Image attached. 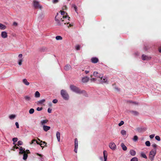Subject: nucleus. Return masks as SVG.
Masks as SVG:
<instances>
[{"instance_id":"nucleus-1","label":"nucleus","mask_w":161,"mask_h":161,"mask_svg":"<svg viewBox=\"0 0 161 161\" xmlns=\"http://www.w3.org/2000/svg\"><path fill=\"white\" fill-rule=\"evenodd\" d=\"M65 13V12L64 11H61V15H62L63 18L66 19V21H65L64 19L62 20V18H61L60 20H59L57 18V15L55 16V19L58 25H63V24H65L66 23H68L69 21V19L70 18L69 16L67 14H66L65 16H64ZM68 24H67L68 25Z\"/></svg>"},{"instance_id":"nucleus-2","label":"nucleus","mask_w":161,"mask_h":161,"mask_svg":"<svg viewBox=\"0 0 161 161\" xmlns=\"http://www.w3.org/2000/svg\"><path fill=\"white\" fill-rule=\"evenodd\" d=\"M70 88L73 92L79 94H84L87 95L86 91L84 90H80V88L73 85H70Z\"/></svg>"},{"instance_id":"nucleus-3","label":"nucleus","mask_w":161,"mask_h":161,"mask_svg":"<svg viewBox=\"0 0 161 161\" xmlns=\"http://www.w3.org/2000/svg\"><path fill=\"white\" fill-rule=\"evenodd\" d=\"M60 94L63 98L65 100H68L69 99V96L66 90L62 89L60 92Z\"/></svg>"},{"instance_id":"nucleus-4","label":"nucleus","mask_w":161,"mask_h":161,"mask_svg":"<svg viewBox=\"0 0 161 161\" xmlns=\"http://www.w3.org/2000/svg\"><path fill=\"white\" fill-rule=\"evenodd\" d=\"M156 153V150L155 148H154L153 150H151L149 153V158L151 160L153 161V160L154 156L155 155Z\"/></svg>"},{"instance_id":"nucleus-5","label":"nucleus","mask_w":161,"mask_h":161,"mask_svg":"<svg viewBox=\"0 0 161 161\" xmlns=\"http://www.w3.org/2000/svg\"><path fill=\"white\" fill-rule=\"evenodd\" d=\"M33 4L35 8H38L40 9H41L42 8V6L40 5L39 2L37 1H34L33 3Z\"/></svg>"},{"instance_id":"nucleus-6","label":"nucleus","mask_w":161,"mask_h":161,"mask_svg":"<svg viewBox=\"0 0 161 161\" xmlns=\"http://www.w3.org/2000/svg\"><path fill=\"white\" fill-rule=\"evenodd\" d=\"M78 148V142L77 138H76L75 140V149L74 151L75 153H77V149Z\"/></svg>"},{"instance_id":"nucleus-7","label":"nucleus","mask_w":161,"mask_h":161,"mask_svg":"<svg viewBox=\"0 0 161 161\" xmlns=\"http://www.w3.org/2000/svg\"><path fill=\"white\" fill-rule=\"evenodd\" d=\"M90 80L89 78L87 76H85L81 78V81L82 82L85 83L88 82Z\"/></svg>"},{"instance_id":"nucleus-8","label":"nucleus","mask_w":161,"mask_h":161,"mask_svg":"<svg viewBox=\"0 0 161 161\" xmlns=\"http://www.w3.org/2000/svg\"><path fill=\"white\" fill-rule=\"evenodd\" d=\"M142 59L143 60H148L151 59V57L145 54L142 55Z\"/></svg>"},{"instance_id":"nucleus-9","label":"nucleus","mask_w":161,"mask_h":161,"mask_svg":"<svg viewBox=\"0 0 161 161\" xmlns=\"http://www.w3.org/2000/svg\"><path fill=\"white\" fill-rule=\"evenodd\" d=\"M109 147L110 149L112 150H114L116 148V146L114 142H111L109 144Z\"/></svg>"},{"instance_id":"nucleus-10","label":"nucleus","mask_w":161,"mask_h":161,"mask_svg":"<svg viewBox=\"0 0 161 161\" xmlns=\"http://www.w3.org/2000/svg\"><path fill=\"white\" fill-rule=\"evenodd\" d=\"M102 83H108V79L107 77L104 76L100 80Z\"/></svg>"},{"instance_id":"nucleus-11","label":"nucleus","mask_w":161,"mask_h":161,"mask_svg":"<svg viewBox=\"0 0 161 161\" xmlns=\"http://www.w3.org/2000/svg\"><path fill=\"white\" fill-rule=\"evenodd\" d=\"M136 130L138 132H141L145 131L146 130V129L145 128L139 127H137Z\"/></svg>"},{"instance_id":"nucleus-12","label":"nucleus","mask_w":161,"mask_h":161,"mask_svg":"<svg viewBox=\"0 0 161 161\" xmlns=\"http://www.w3.org/2000/svg\"><path fill=\"white\" fill-rule=\"evenodd\" d=\"M24 99L26 102H29L31 101V98L30 96L25 95L24 96Z\"/></svg>"},{"instance_id":"nucleus-13","label":"nucleus","mask_w":161,"mask_h":161,"mask_svg":"<svg viewBox=\"0 0 161 161\" xmlns=\"http://www.w3.org/2000/svg\"><path fill=\"white\" fill-rule=\"evenodd\" d=\"M91 61L92 63L95 64L98 62V59L96 57H92L91 59Z\"/></svg>"},{"instance_id":"nucleus-14","label":"nucleus","mask_w":161,"mask_h":161,"mask_svg":"<svg viewBox=\"0 0 161 161\" xmlns=\"http://www.w3.org/2000/svg\"><path fill=\"white\" fill-rule=\"evenodd\" d=\"M38 140L41 142V143L38 144L40 145L41 147H43L44 146H46L47 145V143L45 142H42V141H41L38 138Z\"/></svg>"},{"instance_id":"nucleus-15","label":"nucleus","mask_w":161,"mask_h":161,"mask_svg":"<svg viewBox=\"0 0 161 161\" xmlns=\"http://www.w3.org/2000/svg\"><path fill=\"white\" fill-rule=\"evenodd\" d=\"M71 69V67L69 64H67L64 67V69L66 71H68Z\"/></svg>"},{"instance_id":"nucleus-16","label":"nucleus","mask_w":161,"mask_h":161,"mask_svg":"<svg viewBox=\"0 0 161 161\" xmlns=\"http://www.w3.org/2000/svg\"><path fill=\"white\" fill-rule=\"evenodd\" d=\"M1 37L3 38H5L7 37V34L6 31H2L1 34Z\"/></svg>"},{"instance_id":"nucleus-17","label":"nucleus","mask_w":161,"mask_h":161,"mask_svg":"<svg viewBox=\"0 0 161 161\" xmlns=\"http://www.w3.org/2000/svg\"><path fill=\"white\" fill-rule=\"evenodd\" d=\"M43 128L44 130L45 131H47L50 129V127L45 125H43Z\"/></svg>"},{"instance_id":"nucleus-18","label":"nucleus","mask_w":161,"mask_h":161,"mask_svg":"<svg viewBox=\"0 0 161 161\" xmlns=\"http://www.w3.org/2000/svg\"><path fill=\"white\" fill-rule=\"evenodd\" d=\"M103 156H104V161H107V153L106 151L104 150L103 152Z\"/></svg>"},{"instance_id":"nucleus-19","label":"nucleus","mask_w":161,"mask_h":161,"mask_svg":"<svg viewBox=\"0 0 161 161\" xmlns=\"http://www.w3.org/2000/svg\"><path fill=\"white\" fill-rule=\"evenodd\" d=\"M45 16V14L43 13H42L40 14L38 16V19L40 20H42Z\"/></svg>"},{"instance_id":"nucleus-20","label":"nucleus","mask_w":161,"mask_h":161,"mask_svg":"<svg viewBox=\"0 0 161 161\" xmlns=\"http://www.w3.org/2000/svg\"><path fill=\"white\" fill-rule=\"evenodd\" d=\"M56 137L58 142L60 141V133L58 131H57L56 134Z\"/></svg>"},{"instance_id":"nucleus-21","label":"nucleus","mask_w":161,"mask_h":161,"mask_svg":"<svg viewBox=\"0 0 161 161\" xmlns=\"http://www.w3.org/2000/svg\"><path fill=\"white\" fill-rule=\"evenodd\" d=\"M121 146L122 147V149L124 151H126L127 150V148L126 146L123 143H122L121 144Z\"/></svg>"},{"instance_id":"nucleus-22","label":"nucleus","mask_w":161,"mask_h":161,"mask_svg":"<svg viewBox=\"0 0 161 161\" xmlns=\"http://www.w3.org/2000/svg\"><path fill=\"white\" fill-rule=\"evenodd\" d=\"M23 83L26 85L28 86L29 85L30 83L26 79H24L23 80Z\"/></svg>"},{"instance_id":"nucleus-23","label":"nucleus","mask_w":161,"mask_h":161,"mask_svg":"<svg viewBox=\"0 0 161 161\" xmlns=\"http://www.w3.org/2000/svg\"><path fill=\"white\" fill-rule=\"evenodd\" d=\"M130 153L131 155L134 156L136 155V152L134 150L131 149L130 150Z\"/></svg>"},{"instance_id":"nucleus-24","label":"nucleus","mask_w":161,"mask_h":161,"mask_svg":"<svg viewBox=\"0 0 161 161\" xmlns=\"http://www.w3.org/2000/svg\"><path fill=\"white\" fill-rule=\"evenodd\" d=\"M72 7L74 8L75 12L76 13H78L77 7L76 6V5L75 4H72Z\"/></svg>"},{"instance_id":"nucleus-25","label":"nucleus","mask_w":161,"mask_h":161,"mask_svg":"<svg viewBox=\"0 0 161 161\" xmlns=\"http://www.w3.org/2000/svg\"><path fill=\"white\" fill-rule=\"evenodd\" d=\"M48 120L47 119L43 120L41 121V123L42 125L47 123L48 122Z\"/></svg>"},{"instance_id":"nucleus-26","label":"nucleus","mask_w":161,"mask_h":161,"mask_svg":"<svg viewBox=\"0 0 161 161\" xmlns=\"http://www.w3.org/2000/svg\"><path fill=\"white\" fill-rule=\"evenodd\" d=\"M6 28V27L5 25L0 23V29L2 30L5 29Z\"/></svg>"},{"instance_id":"nucleus-27","label":"nucleus","mask_w":161,"mask_h":161,"mask_svg":"<svg viewBox=\"0 0 161 161\" xmlns=\"http://www.w3.org/2000/svg\"><path fill=\"white\" fill-rule=\"evenodd\" d=\"M130 112L135 116L139 114V113L136 111H131Z\"/></svg>"},{"instance_id":"nucleus-28","label":"nucleus","mask_w":161,"mask_h":161,"mask_svg":"<svg viewBox=\"0 0 161 161\" xmlns=\"http://www.w3.org/2000/svg\"><path fill=\"white\" fill-rule=\"evenodd\" d=\"M141 156L147 159V157L145 154L143 152H142L141 153Z\"/></svg>"},{"instance_id":"nucleus-29","label":"nucleus","mask_w":161,"mask_h":161,"mask_svg":"<svg viewBox=\"0 0 161 161\" xmlns=\"http://www.w3.org/2000/svg\"><path fill=\"white\" fill-rule=\"evenodd\" d=\"M45 101V99H42L38 101L37 104H42Z\"/></svg>"},{"instance_id":"nucleus-30","label":"nucleus","mask_w":161,"mask_h":161,"mask_svg":"<svg viewBox=\"0 0 161 161\" xmlns=\"http://www.w3.org/2000/svg\"><path fill=\"white\" fill-rule=\"evenodd\" d=\"M16 115L15 114H12L9 116V118L10 119H13L16 117Z\"/></svg>"},{"instance_id":"nucleus-31","label":"nucleus","mask_w":161,"mask_h":161,"mask_svg":"<svg viewBox=\"0 0 161 161\" xmlns=\"http://www.w3.org/2000/svg\"><path fill=\"white\" fill-rule=\"evenodd\" d=\"M35 96L36 97H38L40 96V94L38 91H36L35 92Z\"/></svg>"},{"instance_id":"nucleus-32","label":"nucleus","mask_w":161,"mask_h":161,"mask_svg":"<svg viewBox=\"0 0 161 161\" xmlns=\"http://www.w3.org/2000/svg\"><path fill=\"white\" fill-rule=\"evenodd\" d=\"M26 152L25 149V148H24L23 150H20L19 152V153L20 154H22L23 153H25Z\"/></svg>"},{"instance_id":"nucleus-33","label":"nucleus","mask_w":161,"mask_h":161,"mask_svg":"<svg viewBox=\"0 0 161 161\" xmlns=\"http://www.w3.org/2000/svg\"><path fill=\"white\" fill-rule=\"evenodd\" d=\"M56 39L57 40H62V37L60 36H58L56 37Z\"/></svg>"},{"instance_id":"nucleus-34","label":"nucleus","mask_w":161,"mask_h":161,"mask_svg":"<svg viewBox=\"0 0 161 161\" xmlns=\"http://www.w3.org/2000/svg\"><path fill=\"white\" fill-rule=\"evenodd\" d=\"M127 102H128V103L129 102L130 103H132V104H133V105H136L138 104L136 102H132L131 101H127Z\"/></svg>"},{"instance_id":"nucleus-35","label":"nucleus","mask_w":161,"mask_h":161,"mask_svg":"<svg viewBox=\"0 0 161 161\" xmlns=\"http://www.w3.org/2000/svg\"><path fill=\"white\" fill-rule=\"evenodd\" d=\"M34 112V109L33 108H31L29 110V113L30 114H33Z\"/></svg>"},{"instance_id":"nucleus-36","label":"nucleus","mask_w":161,"mask_h":161,"mask_svg":"<svg viewBox=\"0 0 161 161\" xmlns=\"http://www.w3.org/2000/svg\"><path fill=\"white\" fill-rule=\"evenodd\" d=\"M18 140V138L16 137H14L13 138L12 141L13 142L14 144H15V143Z\"/></svg>"},{"instance_id":"nucleus-37","label":"nucleus","mask_w":161,"mask_h":161,"mask_svg":"<svg viewBox=\"0 0 161 161\" xmlns=\"http://www.w3.org/2000/svg\"><path fill=\"white\" fill-rule=\"evenodd\" d=\"M28 157L27 154L26 153H24L23 155V159L24 160H26Z\"/></svg>"},{"instance_id":"nucleus-38","label":"nucleus","mask_w":161,"mask_h":161,"mask_svg":"<svg viewBox=\"0 0 161 161\" xmlns=\"http://www.w3.org/2000/svg\"><path fill=\"white\" fill-rule=\"evenodd\" d=\"M121 133L122 135H125L126 133V132L124 130H122L121 131Z\"/></svg>"},{"instance_id":"nucleus-39","label":"nucleus","mask_w":161,"mask_h":161,"mask_svg":"<svg viewBox=\"0 0 161 161\" xmlns=\"http://www.w3.org/2000/svg\"><path fill=\"white\" fill-rule=\"evenodd\" d=\"M22 61H23V59L22 58L19 59L18 61V64L19 65H21L22 64Z\"/></svg>"},{"instance_id":"nucleus-40","label":"nucleus","mask_w":161,"mask_h":161,"mask_svg":"<svg viewBox=\"0 0 161 161\" xmlns=\"http://www.w3.org/2000/svg\"><path fill=\"white\" fill-rule=\"evenodd\" d=\"M130 161H138V159L137 157H133L131 159Z\"/></svg>"},{"instance_id":"nucleus-41","label":"nucleus","mask_w":161,"mask_h":161,"mask_svg":"<svg viewBox=\"0 0 161 161\" xmlns=\"http://www.w3.org/2000/svg\"><path fill=\"white\" fill-rule=\"evenodd\" d=\"M37 154L41 157V158H40V160L41 161H43V158L42 157V155L38 153H37Z\"/></svg>"},{"instance_id":"nucleus-42","label":"nucleus","mask_w":161,"mask_h":161,"mask_svg":"<svg viewBox=\"0 0 161 161\" xmlns=\"http://www.w3.org/2000/svg\"><path fill=\"white\" fill-rule=\"evenodd\" d=\"M145 144L147 147H149L150 146V143L149 141H147L145 142Z\"/></svg>"},{"instance_id":"nucleus-43","label":"nucleus","mask_w":161,"mask_h":161,"mask_svg":"<svg viewBox=\"0 0 161 161\" xmlns=\"http://www.w3.org/2000/svg\"><path fill=\"white\" fill-rule=\"evenodd\" d=\"M138 137L136 136H135L133 138V140L134 142H136L138 140Z\"/></svg>"},{"instance_id":"nucleus-44","label":"nucleus","mask_w":161,"mask_h":161,"mask_svg":"<svg viewBox=\"0 0 161 161\" xmlns=\"http://www.w3.org/2000/svg\"><path fill=\"white\" fill-rule=\"evenodd\" d=\"M47 48L46 47H42L41 48L40 51L41 52H44L46 51Z\"/></svg>"},{"instance_id":"nucleus-45","label":"nucleus","mask_w":161,"mask_h":161,"mask_svg":"<svg viewBox=\"0 0 161 161\" xmlns=\"http://www.w3.org/2000/svg\"><path fill=\"white\" fill-rule=\"evenodd\" d=\"M155 139L158 141H160V137L158 136H157L155 137Z\"/></svg>"},{"instance_id":"nucleus-46","label":"nucleus","mask_w":161,"mask_h":161,"mask_svg":"<svg viewBox=\"0 0 161 161\" xmlns=\"http://www.w3.org/2000/svg\"><path fill=\"white\" fill-rule=\"evenodd\" d=\"M18 145H21L23 144V142L21 141H19L18 142Z\"/></svg>"},{"instance_id":"nucleus-47","label":"nucleus","mask_w":161,"mask_h":161,"mask_svg":"<svg viewBox=\"0 0 161 161\" xmlns=\"http://www.w3.org/2000/svg\"><path fill=\"white\" fill-rule=\"evenodd\" d=\"M98 73L97 72L95 71L93 72V75L95 77H97L98 76Z\"/></svg>"},{"instance_id":"nucleus-48","label":"nucleus","mask_w":161,"mask_h":161,"mask_svg":"<svg viewBox=\"0 0 161 161\" xmlns=\"http://www.w3.org/2000/svg\"><path fill=\"white\" fill-rule=\"evenodd\" d=\"M103 77V74H99L98 75L97 77L99 78H101V79Z\"/></svg>"},{"instance_id":"nucleus-49","label":"nucleus","mask_w":161,"mask_h":161,"mask_svg":"<svg viewBox=\"0 0 161 161\" xmlns=\"http://www.w3.org/2000/svg\"><path fill=\"white\" fill-rule=\"evenodd\" d=\"M124 124V122L123 121H121L120 122L119 124L118 125L119 126H120L123 125Z\"/></svg>"},{"instance_id":"nucleus-50","label":"nucleus","mask_w":161,"mask_h":161,"mask_svg":"<svg viewBox=\"0 0 161 161\" xmlns=\"http://www.w3.org/2000/svg\"><path fill=\"white\" fill-rule=\"evenodd\" d=\"M75 48L77 50H79L80 48V46L79 45H77L75 46Z\"/></svg>"},{"instance_id":"nucleus-51","label":"nucleus","mask_w":161,"mask_h":161,"mask_svg":"<svg viewBox=\"0 0 161 161\" xmlns=\"http://www.w3.org/2000/svg\"><path fill=\"white\" fill-rule=\"evenodd\" d=\"M59 1V0H53L52 2L53 3H56Z\"/></svg>"},{"instance_id":"nucleus-52","label":"nucleus","mask_w":161,"mask_h":161,"mask_svg":"<svg viewBox=\"0 0 161 161\" xmlns=\"http://www.w3.org/2000/svg\"><path fill=\"white\" fill-rule=\"evenodd\" d=\"M15 125L16 126V128H19V125L18 123V122H16L15 123Z\"/></svg>"},{"instance_id":"nucleus-53","label":"nucleus","mask_w":161,"mask_h":161,"mask_svg":"<svg viewBox=\"0 0 161 161\" xmlns=\"http://www.w3.org/2000/svg\"><path fill=\"white\" fill-rule=\"evenodd\" d=\"M58 101L57 99H55L53 100V102L54 103H56L58 102Z\"/></svg>"},{"instance_id":"nucleus-54","label":"nucleus","mask_w":161,"mask_h":161,"mask_svg":"<svg viewBox=\"0 0 161 161\" xmlns=\"http://www.w3.org/2000/svg\"><path fill=\"white\" fill-rule=\"evenodd\" d=\"M42 107H37L36 108V110L38 111H40L42 110Z\"/></svg>"},{"instance_id":"nucleus-55","label":"nucleus","mask_w":161,"mask_h":161,"mask_svg":"<svg viewBox=\"0 0 161 161\" xmlns=\"http://www.w3.org/2000/svg\"><path fill=\"white\" fill-rule=\"evenodd\" d=\"M90 80L91 81L94 82L96 80V79L95 78H91L90 79Z\"/></svg>"},{"instance_id":"nucleus-56","label":"nucleus","mask_w":161,"mask_h":161,"mask_svg":"<svg viewBox=\"0 0 161 161\" xmlns=\"http://www.w3.org/2000/svg\"><path fill=\"white\" fill-rule=\"evenodd\" d=\"M155 136L154 134H152L150 135L149 137L151 139L153 138Z\"/></svg>"},{"instance_id":"nucleus-57","label":"nucleus","mask_w":161,"mask_h":161,"mask_svg":"<svg viewBox=\"0 0 161 161\" xmlns=\"http://www.w3.org/2000/svg\"><path fill=\"white\" fill-rule=\"evenodd\" d=\"M47 112L48 113H51L52 112V109H50V108H48L47 109Z\"/></svg>"},{"instance_id":"nucleus-58","label":"nucleus","mask_w":161,"mask_h":161,"mask_svg":"<svg viewBox=\"0 0 161 161\" xmlns=\"http://www.w3.org/2000/svg\"><path fill=\"white\" fill-rule=\"evenodd\" d=\"M67 8V6L66 5H64L63 7V10H66Z\"/></svg>"},{"instance_id":"nucleus-59","label":"nucleus","mask_w":161,"mask_h":161,"mask_svg":"<svg viewBox=\"0 0 161 161\" xmlns=\"http://www.w3.org/2000/svg\"><path fill=\"white\" fill-rule=\"evenodd\" d=\"M152 146L153 147L156 148L157 147V145L156 144H152Z\"/></svg>"},{"instance_id":"nucleus-60","label":"nucleus","mask_w":161,"mask_h":161,"mask_svg":"<svg viewBox=\"0 0 161 161\" xmlns=\"http://www.w3.org/2000/svg\"><path fill=\"white\" fill-rule=\"evenodd\" d=\"M33 140V142H36L37 144H39V143L37 141H36V140L34 139V140Z\"/></svg>"},{"instance_id":"nucleus-61","label":"nucleus","mask_w":161,"mask_h":161,"mask_svg":"<svg viewBox=\"0 0 161 161\" xmlns=\"http://www.w3.org/2000/svg\"><path fill=\"white\" fill-rule=\"evenodd\" d=\"M22 56H23L22 54H19V55L18 56V57L19 58H21L22 57Z\"/></svg>"},{"instance_id":"nucleus-62","label":"nucleus","mask_w":161,"mask_h":161,"mask_svg":"<svg viewBox=\"0 0 161 161\" xmlns=\"http://www.w3.org/2000/svg\"><path fill=\"white\" fill-rule=\"evenodd\" d=\"M13 25L14 26H17V23L16 22H14L13 23Z\"/></svg>"},{"instance_id":"nucleus-63","label":"nucleus","mask_w":161,"mask_h":161,"mask_svg":"<svg viewBox=\"0 0 161 161\" xmlns=\"http://www.w3.org/2000/svg\"><path fill=\"white\" fill-rule=\"evenodd\" d=\"M48 106L50 107H51L52 105V104L51 102H50L48 104Z\"/></svg>"},{"instance_id":"nucleus-64","label":"nucleus","mask_w":161,"mask_h":161,"mask_svg":"<svg viewBox=\"0 0 161 161\" xmlns=\"http://www.w3.org/2000/svg\"><path fill=\"white\" fill-rule=\"evenodd\" d=\"M85 72L86 74H87L88 73H89V71H87V70H85Z\"/></svg>"}]
</instances>
